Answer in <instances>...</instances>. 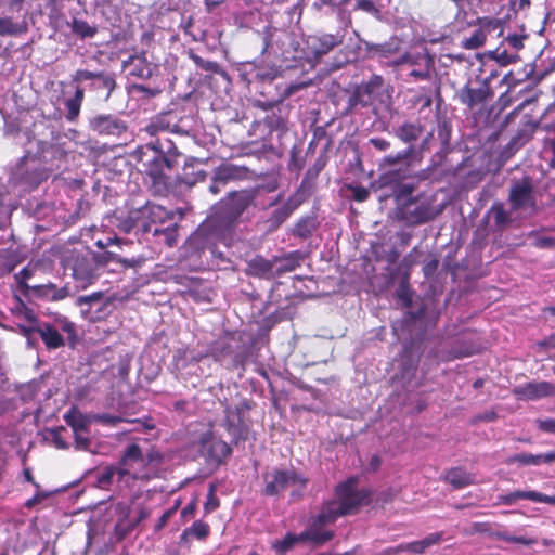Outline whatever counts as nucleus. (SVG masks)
<instances>
[{"label": "nucleus", "instance_id": "f257e3e1", "mask_svg": "<svg viewBox=\"0 0 555 555\" xmlns=\"http://www.w3.org/2000/svg\"><path fill=\"white\" fill-rule=\"evenodd\" d=\"M413 154L414 149L410 146L380 158L377 165L379 175L372 183V186L378 190L388 191L384 196L395 201V218L408 227H417L433 221L443 209L436 205L434 195L424 193L413 195L417 184L410 180H417V182L427 180L431 171V168H426L413 172Z\"/></svg>", "mask_w": 555, "mask_h": 555}, {"label": "nucleus", "instance_id": "f03ea898", "mask_svg": "<svg viewBox=\"0 0 555 555\" xmlns=\"http://www.w3.org/2000/svg\"><path fill=\"white\" fill-rule=\"evenodd\" d=\"M256 191L243 189L231 191L210 207L204 222L191 236L190 243L205 248V241L212 238L229 245L243 214L255 205Z\"/></svg>", "mask_w": 555, "mask_h": 555}, {"label": "nucleus", "instance_id": "7ed1b4c3", "mask_svg": "<svg viewBox=\"0 0 555 555\" xmlns=\"http://www.w3.org/2000/svg\"><path fill=\"white\" fill-rule=\"evenodd\" d=\"M72 81L76 82L75 93L65 101V118L69 122H75L80 114L81 105L85 99V90L79 86L82 81H90V90L98 92L107 100L116 87L115 75L107 72H91L88 69H78L72 76Z\"/></svg>", "mask_w": 555, "mask_h": 555}, {"label": "nucleus", "instance_id": "20e7f679", "mask_svg": "<svg viewBox=\"0 0 555 555\" xmlns=\"http://www.w3.org/2000/svg\"><path fill=\"white\" fill-rule=\"evenodd\" d=\"M170 217V212L160 205L146 202L143 206L129 210L127 216L119 217L117 227L124 233L133 230L149 233L152 231V224L163 223Z\"/></svg>", "mask_w": 555, "mask_h": 555}, {"label": "nucleus", "instance_id": "39448f33", "mask_svg": "<svg viewBox=\"0 0 555 555\" xmlns=\"http://www.w3.org/2000/svg\"><path fill=\"white\" fill-rule=\"evenodd\" d=\"M117 465L119 482L132 485L135 481H150L155 478V474L143 466V451L138 443H130L125 448Z\"/></svg>", "mask_w": 555, "mask_h": 555}, {"label": "nucleus", "instance_id": "423d86ee", "mask_svg": "<svg viewBox=\"0 0 555 555\" xmlns=\"http://www.w3.org/2000/svg\"><path fill=\"white\" fill-rule=\"evenodd\" d=\"M51 170L46 167L39 153L31 154L27 152L18 162L15 169V177L18 184L30 190L38 188L47 181Z\"/></svg>", "mask_w": 555, "mask_h": 555}, {"label": "nucleus", "instance_id": "0eeeda50", "mask_svg": "<svg viewBox=\"0 0 555 555\" xmlns=\"http://www.w3.org/2000/svg\"><path fill=\"white\" fill-rule=\"evenodd\" d=\"M358 480L349 478L335 487L336 501L345 515L357 514L362 506L372 501V492L369 489H358Z\"/></svg>", "mask_w": 555, "mask_h": 555}, {"label": "nucleus", "instance_id": "6e6552de", "mask_svg": "<svg viewBox=\"0 0 555 555\" xmlns=\"http://www.w3.org/2000/svg\"><path fill=\"white\" fill-rule=\"evenodd\" d=\"M133 157L142 165L145 172L152 178L154 183H166L165 169L172 170L173 160L167 159L162 153L154 149L150 142L144 146H139L133 152Z\"/></svg>", "mask_w": 555, "mask_h": 555}, {"label": "nucleus", "instance_id": "1a4fd4ad", "mask_svg": "<svg viewBox=\"0 0 555 555\" xmlns=\"http://www.w3.org/2000/svg\"><path fill=\"white\" fill-rule=\"evenodd\" d=\"M263 490L266 496H279L288 487L297 486L298 493L304 490L308 479L298 474L295 469L273 468L262 475Z\"/></svg>", "mask_w": 555, "mask_h": 555}, {"label": "nucleus", "instance_id": "9d476101", "mask_svg": "<svg viewBox=\"0 0 555 555\" xmlns=\"http://www.w3.org/2000/svg\"><path fill=\"white\" fill-rule=\"evenodd\" d=\"M235 336L233 333L227 332L220 335L208 345V356L217 362H221L231 357L232 369H244L248 358V352L244 347H242L241 350H235L233 346Z\"/></svg>", "mask_w": 555, "mask_h": 555}, {"label": "nucleus", "instance_id": "9b49d317", "mask_svg": "<svg viewBox=\"0 0 555 555\" xmlns=\"http://www.w3.org/2000/svg\"><path fill=\"white\" fill-rule=\"evenodd\" d=\"M383 85L384 78L380 75H372L369 80L357 85L348 98L347 112L352 113L358 106H371Z\"/></svg>", "mask_w": 555, "mask_h": 555}, {"label": "nucleus", "instance_id": "f8f14e48", "mask_svg": "<svg viewBox=\"0 0 555 555\" xmlns=\"http://www.w3.org/2000/svg\"><path fill=\"white\" fill-rule=\"evenodd\" d=\"M66 268L72 270L77 288L85 289L96 280L93 261L86 255L73 253L66 259Z\"/></svg>", "mask_w": 555, "mask_h": 555}, {"label": "nucleus", "instance_id": "ddd939ff", "mask_svg": "<svg viewBox=\"0 0 555 555\" xmlns=\"http://www.w3.org/2000/svg\"><path fill=\"white\" fill-rule=\"evenodd\" d=\"M508 202L513 211H518L526 207H535L533 183L530 177L526 176L520 180L513 181L509 188Z\"/></svg>", "mask_w": 555, "mask_h": 555}, {"label": "nucleus", "instance_id": "4468645a", "mask_svg": "<svg viewBox=\"0 0 555 555\" xmlns=\"http://www.w3.org/2000/svg\"><path fill=\"white\" fill-rule=\"evenodd\" d=\"M250 409L247 402L232 406L224 404L223 426L234 438H243L248 433V425L245 422V412Z\"/></svg>", "mask_w": 555, "mask_h": 555}, {"label": "nucleus", "instance_id": "2eb2a0df", "mask_svg": "<svg viewBox=\"0 0 555 555\" xmlns=\"http://www.w3.org/2000/svg\"><path fill=\"white\" fill-rule=\"evenodd\" d=\"M247 173L245 167H240L230 163H222L215 168L210 179L208 191L212 195H218L231 181L243 179Z\"/></svg>", "mask_w": 555, "mask_h": 555}, {"label": "nucleus", "instance_id": "dca6fc26", "mask_svg": "<svg viewBox=\"0 0 555 555\" xmlns=\"http://www.w3.org/2000/svg\"><path fill=\"white\" fill-rule=\"evenodd\" d=\"M89 128L99 135L120 137L127 131L124 120L112 114H99L89 120Z\"/></svg>", "mask_w": 555, "mask_h": 555}, {"label": "nucleus", "instance_id": "f3484780", "mask_svg": "<svg viewBox=\"0 0 555 555\" xmlns=\"http://www.w3.org/2000/svg\"><path fill=\"white\" fill-rule=\"evenodd\" d=\"M513 395L521 400H539L555 396V385L551 382H529L513 389Z\"/></svg>", "mask_w": 555, "mask_h": 555}, {"label": "nucleus", "instance_id": "a211bd4d", "mask_svg": "<svg viewBox=\"0 0 555 555\" xmlns=\"http://www.w3.org/2000/svg\"><path fill=\"white\" fill-rule=\"evenodd\" d=\"M538 127V121H534L530 116H525V120L520 122L516 133L504 147L503 154L511 156L527 144L533 138Z\"/></svg>", "mask_w": 555, "mask_h": 555}, {"label": "nucleus", "instance_id": "6ab92c4d", "mask_svg": "<svg viewBox=\"0 0 555 555\" xmlns=\"http://www.w3.org/2000/svg\"><path fill=\"white\" fill-rule=\"evenodd\" d=\"M492 95L493 92L487 80H483L479 88H472L467 83L456 93L459 101L470 109L485 103Z\"/></svg>", "mask_w": 555, "mask_h": 555}, {"label": "nucleus", "instance_id": "aec40b11", "mask_svg": "<svg viewBox=\"0 0 555 555\" xmlns=\"http://www.w3.org/2000/svg\"><path fill=\"white\" fill-rule=\"evenodd\" d=\"M443 539V532H435L426 535L424 539L409 543H402L391 547L389 551L392 554L410 553V554H424L427 548L439 544Z\"/></svg>", "mask_w": 555, "mask_h": 555}, {"label": "nucleus", "instance_id": "412c9836", "mask_svg": "<svg viewBox=\"0 0 555 555\" xmlns=\"http://www.w3.org/2000/svg\"><path fill=\"white\" fill-rule=\"evenodd\" d=\"M343 41V35L324 34L321 36L310 37L308 44L314 57H321L332 51L335 47L340 46Z\"/></svg>", "mask_w": 555, "mask_h": 555}, {"label": "nucleus", "instance_id": "4be33fe9", "mask_svg": "<svg viewBox=\"0 0 555 555\" xmlns=\"http://www.w3.org/2000/svg\"><path fill=\"white\" fill-rule=\"evenodd\" d=\"M69 295L70 288L68 285L57 287L50 282L47 284L33 285L29 292V296L48 301H60L67 298Z\"/></svg>", "mask_w": 555, "mask_h": 555}, {"label": "nucleus", "instance_id": "5701e85b", "mask_svg": "<svg viewBox=\"0 0 555 555\" xmlns=\"http://www.w3.org/2000/svg\"><path fill=\"white\" fill-rule=\"evenodd\" d=\"M124 68L128 76L145 80L153 76L156 66L145 56L133 55L124 62Z\"/></svg>", "mask_w": 555, "mask_h": 555}, {"label": "nucleus", "instance_id": "b1692460", "mask_svg": "<svg viewBox=\"0 0 555 555\" xmlns=\"http://www.w3.org/2000/svg\"><path fill=\"white\" fill-rule=\"evenodd\" d=\"M424 131V126L420 121H404L401 126H399L395 130V135L403 143L409 144L406 149L410 146L415 150L413 143L418 140ZM415 163V153L412 156V166Z\"/></svg>", "mask_w": 555, "mask_h": 555}, {"label": "nucleus", "instance_id": "393cba45", "mask_svg": "<svg viewBox=\"0 0 555 555\" xmlns=\"http://www.w3.org/2000/svg\"><path fill=\"white\" fill-rule=\"evenodd\" d=\"M442 480L451 485L453 489L460 490L476 482L473 473L467 472L463 466L451 467L442 477Z\"/></svg>", "mask_w": 555, "mask_h": 555}, {"label": "nucleus", "instance_id": "a878e982", "mask_svg": "<svg viewBox=\"0 0 555 555\" xmlns=\"http://www.w3.org/2000/svg\"><path fill=\"white\" fill-rule=\"evenodd\" d=\"M209 535V525L203 520H196L191 527L183 530L179 539V545L182 547H190L192 538L198 541H206Z\"/></svg>", "mask_w": 555, "mask_h": 555}, {"label": "nucleus", "instance_id": "bb28decb", "mask_svg": "<svg viewBox=\"0 0 555 555\" xmlns=\"http://www.w3.org/2000/svg\"><path fill=\"white\" fill-rule=\"evenodd\" d=\"M323 526L324 525H317V520H313L305 531L299 533V538L302 539V542L309 541L313 545H323L335 535L333 530H323Z\"/></svg>", "mask_w": 555, "mask_h": 555}, {"label": "nucleus", "instance_id": "cd10ccee", "mask_svg": "<svg viewBox=\"0 0 555 555\" xmlns=\"http://www.w3.org/2000/svg\"><path fill=\"white\" fill-rule=\"evenodd\" d=\"M305 260V255L300 250L289 251L281 257H274L273 261L280 262L275 268L274 275L281 276L287 272H292L301 266Z\"/></svg>", "mask_w": 555, "mask_h": 555}, {"label": "nucleus", "instance_id": "c85d7f7f", "mask_svg": "<svg viewBox=\"0 0 555 555\" xmlns=\"http://www.w3.org/2000/svg\"><path fill=\"white\" fill-rule=\"evenodd\" d=\"M263 124L270 132L284 134L288 130V109L278 107L264 117Z\"/></svg>", "mask_w": 555, "mask_h": 555}, {"label": "nucleus", "instance_id": "c756f323", "mask_svg": "<svg viewBox=\"0 0 555 555\" xmlns=\"http://www.w3.org/2000/svg\"><path fill=\"white\" fill-rule=\"evenodd\" d=\"M301 201L293 195L279 208L274 209L270 216L271 227L278 229L289 216L300 206Z\"/></svg>", "mask_w": 555, "mask_h": 555}, {"label": "nucleus", "instance_id": "7c9ffc66", "mask_svg": "<svg viewBox=\"0 0 555 555\" xmlns=\"http://www.w3.org/2000/svg\"><path fill=\"white\" fill-rule=\"evenodd\" d=\"M518 500H530L532 502L546 503L555 505V496L547 495L534 490L530 491H514L503 498V503L509 505Z\"/></svg>", "mask_w": 555, "mask_h": 555}, {"label": "nucleus", "instance_id": "2f4dec72", "mask_svg": "<svg viewBox=\"0 0 555 555\" xmlns=\"http://www.w3.org/2000/svg\"><path fill=\"white\" fill-rule=\"evenodd\" d=\"M34 331L40 335L48 349H57L65 344L61 333L50 323H43Z\"/></svg>", "mask_w": 555, "mask_h": 555}, {"label": "nucleus", "instance_id": "473e14b6", "mask_svg": "<svg viewBox=\"0 0 555 555\" xmlns=\"http://www.w3.org/2000/svg\"><path fill=\"white\" fill-rule=\"evenodd\" d=\"M456 7L466 4L475 12L498 13L503 8L504 0H450Z\"/></svg>", "mask_w": 555, "mask_h": 555}, {"label": "nucleus", "instance_id": "72a5a7b5", "mask_svg": "<svg viewBox=\"0 0 555 555\" xmlns=\"http://www.w3.org/2000/svg\"><path fill=\"white\" fill-rule=\"evenodd\" d=\"M346 516L336 500L323 503L320 513L314 518L317 525H328L335 522L339 517Z\"/></svg>", "mask_w": 555, "mask_h": 555}, {"label": "nucleus", "instance_id": "f704fd0d", "mask_svg": "<svg viewBox=\"0 0 555 555\" xmlns=\"http://www.w3.org/2000/svg\"><path fill=\"white\" fill-rule=\"evenodd\" d=\"M274 269V261L261 256H256L247 264V273L257 278H271Z\"/></svg>", "mask_w": 555, "mask_h": 555}, {"label": "nucleus", "instance_id": "c9c22d12", "mask_svg": "<svg viewBox=\"0 0 555 555\" xmlns=\"http://www.w3.org/2000/svg\"><path fill=\"white\" fill-rule=\"evenodd\" d=\"M28 33V24L25 20L14 21L10 16L0 17V36H20Z\"/></svg>", "mask_w": 555, "mask_h": 555}, {"label": "nucleus", "instance_id": "e433bc0d", "mask_svg": "<svg viewBox=\"0 0 555 555\" xmlns=\"http://www.w3.org/2000/svg\"><path fill=\"white\" fill-rule=\"evenodd\" d=\"M151 143L153 144L154 149L162 153L167 159L171 158L173 160V167L178 166L182 153L178 150L172 140L158 137Z\"/></svg>", "mask_w": 555, "mask_h": 555}, {"label": "nucleus", "instance_id": "4c0bfd02", "mask_svg": "<svg viewBox=\"0 0 555 555\" xmlns=\"http://www.w3.org/2000/svg\"><path fill=\"white\" fill-rule=\"evenodd\" d=\"M115 480L119 482V467L117 464L104 466L96 473L95 483L100 489L107 490Z\"/></svg>", "mask_w": 555, "mask_h": 555}, {"label": "nucleus", "instance_id": "58836bf2", "mask_svg": "<svg viewBox=\"0 0 555 555\" xmlns=\"http://www.w3.org/2000/svg\"><path fill=\"white\" fill-rule=\"evenodd\" d=\"M66 424L74 431H89L90 418L75 408L70 409L65 415Z\"/></svg>", "mask_w": 555, "mask_h": 555}, {"label": "nucleus", "instance_id": "ea45409f", "mask_svg": "<svg viewBox=\"0 0 555 555\" xmlns=\"http://www.w3.org/2000/svg\"><path fill=\"white\" fill-rule=\"evenodd\" d=\"M68 25L73 34L82 40L93 38L98 34V27L95 25H90L87 21L78 17H73Z\"/></svg>", "mask_w": 555, "mask_h": 555}, {"label": "nucleus", "instance_id": "a19ab883", "mask_svg": "<svg viewBox=\"0 0 555 555\" xmlns=\"http://www.w3.org/2000/svg\"><path fill=\"white\" fill-rule=\"evenodd\" d=\"M124 517L118 519L114 526V534L117 541L126 539L137 527V522L129 520V507H122Z\"/></svg>", "mask_w": 555, "mask_h": 555}, {"label": "nucleus", "instance_id": "79ce46f5", "mask_svg": "<svg viewBox=\"0 0 555 555\" xmlns=\"http://www.w3.org/2000/svg\"><path fill=\"white\" fill-rule=\"evenodd\" d=\"M438 138L441 141V149L439 152L435 154V157H438L440 160L444 158L450 152H451V132L452 128L451 125L447 121H443L438 125Z\"/></svg>", "mask_w": 555, "mask_h": 555}, {"label": "nucleus", "instance_id": "37998d69", "mask_svg": "<svg viewBox=\"0 0 555 555\" xmlns=\"http://www.w3.org/2000/svg\"><path fill=\"white\" fill-rule=\"evenodd\" d=\"M189 57L193 61V63L199 67L201 69L214 74H219L222 76H227V72L220 66V64L216 61L204 60L192 50L189 51Z\"/></svg>", "mask_w": 555, "mask_h": 555}, {"label": "nucleus", "instance_id": "c03bdc74", "mask_svg": "<svg viewBox=\"0 0 555 555\" xmlns=\"http://www.w3.org/2000/svg\"><path fill=\"white\" fill-rule=\"evenodd\" d=\"M489 214L493 216L494 224L498 229H504L511 222L509 215L505 210L502 202H494Z\"/></svg>", "mask_w": 555, "mask_h": 555}, {"label": "nucleus", "instance_id": "a18cd8bd", "mask_svg": "<svg viewBox=\"0 0 555 555\" xmlns=\"http://www.w3.org/2000/svg\"><path fill=\"white\" fill-rule=\"evenodd\" d=\"M315 230V223L313 218L306 217L300 218L294 225L293 234L300 238H308L312 235Z\"/></svg>", "mask_w": 555, "mask_h": 555}, {"label": "nucleus", "instance_id": "49530a36", "mask_svg": "<svg viewBox=\"0 0 555 555\" xmlns=\"http://www.w3.org/2000/svg\"><path fill=\"white\" fill-rule=\"evenodd\" d=\"M487 36L480 27L475 29L469 37L462 40V48L466 50H476L485 46Z\"/></svg>", "mask_w": 555, "mask_h": 555}, {"label": "nucleus", "instance_id": "de8ad7c7", "mask_svg": "<svg viewBox=\"0 0 555 555\" xmlns=\"http://www.w3.org/2000/svg\"><path fill=\"white\" fill-rule=\"evenodd\" d=\"M231 454V448L229 444L222 440H216L212 441L209 450L208 455L212 460H215L218 463H221L223 460H225Z\"/></svg>", "mask_w": 555, "mask_h": 555}, {"label": "nucleus", "instance_id": "09e8293b", "mask_svg": "<svg viewBox=\"0 0 555 555\" xmlns=\"http://www.w3.org/2000/svg\"><path fill=\"white\" fill-rule=\"evenodd\" d=\"M299 542H302V539L299 538V534H294L288 532L281 540H276L272 543V548L275 550L280 554H284L293 548V546Z\"/></svg>", "mask_w": 555, "mask_h": 555}, {"label": "nucleus", "instance_id": "8fccbe9b", "mask_svg": "<svg viewBox=\"0 0 555 555\" xmlns=\"http://www.w3.org/2000/svg\"><path fill=\"white\" fill-rule=\"evenodd\" d=\"M163 462L164 455L155 449H151L146 454L143 453V466L153 472L155 477H157L158 467Z\"/></svg>", "mask_w": 555, "mask_h": 555}, {"label": "nucleus", "instance_id": "3c124183", "mask_svg": "<svg viewBox=\"0 0 555 555\" xmlns=\"http://www.w3.org/2000/svg\"><path fill=\"white\" fill-rule=\"evenodd\" d=\"M511 463H518L520 465H540L544 463V453L542 454H530V453H518L509 459Z\"/></svg>", "mask_w": 555, "mask_h": 555}, {"label": "nucleus", "instance_id": "603ef678", "mask_svg": "<svg viewBox=\"0 0 555 555\" xmlns=\"http://www.w3.org/2000/svg\"><path fill=\"white\" fill-rule=\"evenodd\" d=\"M151 135H159L160 133L171 131L170 124L166 120V116L154 118L145 128Z\"/></svg>", "mask_w": 555, "mask_h": 555}, {"label": "nucleus", "instance_id": "864d4df0", "mask_svg": "<svg viewBox=\"0 0 555 555\" xmlns=\"http://www.w3.org/2000/svg\"><path fill=\"white\" fill-rule=\"evenodd\" d=\"M475 25H478L481 29H483L486 36L489 33L499 30V34L502 33V22L499 18L494 17H477Z\"/></svg>", "mask_w": 555, "mask_h": 555}, {"label": "nucleus", "instance_id": "5fc2aeb1", "mask_svg": "<svg viewBox=\"0 0 555 555\" xmlns=\"http://www.w3.org/2000/svg\"><path fill=\"white\" fill-rule=\"evenodd\" d=\"M33 276V271L28 267H24L18 273L14 275L20 292L24 296H29L31 286L27 283V280Z\"/></svg>", "mask_w": 555, "mask_h": 555}, {"label": "nucleus", "instance_id": "6e6d98bb", "mask_svg": "<svg viewBox=\"0 0 555 555\" xmlns=\"http://www.w3.org/2000/svg\"><path fill=\"white\" fill-rule=\"evenodd\" d=\"M488 56L491 60L496 61L502 66H507L509 64L516 63L518 61L517 54H511L506 50L500 51V49H495L488 53Z\"/></svg>", "mask_w": 555, "mask_h": 555}, {"label": "nucleus", "instance_id": "4d7b16f0", "mask_svg": "<svg viewBox=\"0 0 555 555\" xmlns=\"http://www.w3.org/2000/svg\"><path fill=\"white\" fill-rule=\"evenodd\" d=\"M153 234L154 235L163 234L165 236L166 244L171 247L177 243V235H178L177 224H172L165 229L155 228L153 230Z\"/></svg>", "mask_w": 555, "mask_h": 555}, {"label": "nucleus", "instance_id": "13d9d810", "mask_svg": "<svg viewBox=\"0 0 555 555\" xmlns=\"http://www.w3.org/2000/svg\"><path fill=\"white\" fill-rule=\"evenodd\" d=\"M396 296L400 301H402L403 307L410 308L412 306V292L406 281L401 282L396 292Z\"/></svg>", "mask_w": 555, "mask_h": 555}, {"label": "nucleus", "instance_id": "bf43d9fd", "mask_svg": "<svg viewBox=\"0 0 555 555\" xmlns=\"http://www.w3.org/2000/svg\"><path fill=\"white\" fill-rule=\"evenodd\" d=\"M75 449L88 451L91 447L89 431H74Z\"/></svg>", "mask_w": 555, "mask_h": 555}, {"label": "nucleus", "instance_id": "052dcab7", "mask_svg": "<svg viewBox=\"0 0 555 555\" xmlns=\"http://www.w3.org/2000/svg\"><path fill=\"white\" fill-rule=\"evenodd\" d=\"M347 189L351 192L352 199L358 203H363L370 197V192L362 185L348 184Z\"/></svg>", "mask_w": 555, "mask_h": 555}, {"label": "nucleus", "instance_id": "680f3d73", "mask_svg": "<svg viewBox=\"0 0 555 555\" xmlns=\"http://www.w3.org/2000/svg\"><path fill=\"white\" fill-rule=\"evenodd\" d=\"M215 490H216L215 486L211 485L209 487V491H208V495H207V501L204 504V511H205L206 514H209V513L216 511L220 506V501L216 496Z\"/></svg>", "mask_w": 555, "mask_h": 555}, {"label": "nucleus", "instance_id": "e2e57ef3", "mask_svg": "<svg viewBox=\"0 0 555 555\" xmlns=\"http://www.w3.org/2000/svg\"><path fill=\"white\" fill-rule=\"evenodd\" d=\"M496 537L505 542L517 543L522 545H532L535 543L534 539H528L526 537L509 535L506 532L498 533Z\"/></svg>", "mask_w": 555, "mask_h": 555}, {"label": "nucleus", "instance_id": "0e129e2a", "mask_svg": "<svg viewBox=\"0 0 555 555\" xmlns=\"http://www.w3.org/2000/svg\"><path fill=\"white\" fill-rule=\"evenodd\" d=\"M93 420L98 423L107 425V426H116L117 424L124 422L125 420L117 415H112L108 413L96 414L93 416Z\"/></svg>", "mask_w": 555, "mask_h": 555}, {"label": "nucleus", "instance_id": "69168bd1", "mask_svg": "<svg viewBox=\"0 0 555 555\" xmlns=\"http://www.w3.org/2000/svg\"><path fill=\"white\" fill-rule=\"evenodd\" d=\"M179 505L176 504L173 507L167 509L157 520V522L155 524V527H154V531L155 532H159L160 530H163L166 525L168 524L169 519L176 514L177 509H178Z\"/></svg>", "mask_w": 555, "mask_h": 555}, {"label": "nucleus", "instance_id": "338daca9", "mask_svg": "<svg viewBox=\"0 0 555 555\" xmlns=\"http://www.w3.org/2000/svg\"><path fill=\"white\" fill-rule=\"evenodd\" d=\"M173 281L178 284L191 287H196L201 284L202 280L199 278L194 276H185V275H173Z\"/></svg>", "mask_w": 555, "mask_h": 555}, {"label": "nucleus", "instance_id": "774afa93", "mask_svg": "<svg viewBox=\"0 0 555 555\" xmlns=\"http://www.w3.org/2000/svg\"><path fill=\"white\" fill-rule=\"evenodd\" d=\"M539 430L555 435V418L537 420Z\"/></svg>", "mask_w": 555, "mask_h": 555}]
</instances>
